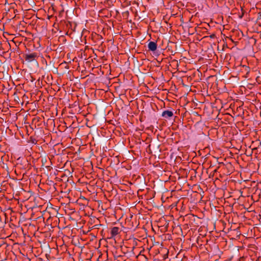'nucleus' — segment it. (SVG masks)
<instances>
[{
  "label": "nucleus",
  "instance_id": "1",
  "mask_svg": "<svg viewBox=\"0 0 261 261\" xmlns=\"http://www.w3.org/2000/svg\"><path fill=\"white\" fill-rule=\"evenodd\" d=\"M134 247H130L129 249H128V248L126 246L121 247V249L123 251V253L124 255H127V258L131 257L135 255V254L134 252Z\"/></svg>",
  "mask_w": 261,
  "mask_h": 261
},
{
  "label": "nucleus",
  "instance_id": "2",
  "mask_svg": "<svg viewBox=\"0 0 261 261\" xmlns=\"http://www.w3.org/2000/svg\"><path fill=\"white\" fill-rule=\"evenodd\" d=\"M38 58V54L37 53H33L29 54H25L24 58L28 62H32L36 61V58Z\"/></svg>",
  "mask_w": 261,
  "mask_h": 261
},
{
  "label": "nucleus",
  "instance_id": "3",
  "mask_svg": "<svg viewBox=\"0 0 261 261\" xmlns=\"http://www.w3.org/2000/svg\"><path fill=\"white\" fill-rule=\"evenodd\" d=\"M46 213H48L49 214L48 218L51 217H55L57 218L58 215V211L56 208L51 207H47L46 209Z\"/></svg>",
  "mask_w": 261,
  "mask_h": 261
},
{
  "label": "nucleus",
  "instance_id": "4",
  "mask_svg": "<svg viewBox=\"0 0 261 261\" xmlns=\"http://www.w3.org/2000/svg\"><path fill=\"white\" fill-rule=\"evenodd\" d=\"M120 232V229L119 227H113L111 229V238L115 237Z\"/></svg>",
  "mask_w": 261,
  "mask_h": 261
},
{
  "label": "nucleus",
  "instance_id": "5",
  "mask_svg": "<svg viewBox=\"0 0 261 261\" xmlns=\"http://www.w3.org/2000/svg\"><path fill=\"white\" fill-rule=\"evenodd\" d=\"M149 50L154 51L157 48V44L155 42L150 41L148 44Z\"/></svg>",
  "mask_w": 261,
  "mask_h": 261
},
{
  "label": "nucleus",
  "instance_id": "6",
  "mask_svg": "<svg viewBox=\"0 0 261 261\" xmlns=\"http://www.w3.org/2000/svg\"><path fill=\"white\" fill-rule=\"evenodd\" d=\"M162 116L165 118H169L173 116V113L171 111L166 110L162 112Z\"/></svg>",
  "mask_w": 261,
  "mask_h": 261
},
{
  "label": "nucleus",
  "instance_id": "7",
  "mask_svg": "<svg viewBox=\"0 0 261 261\" xmlns=\"http://www.w3.org/2000/svg\"><path fill=\"white\" fill-rule=\"evenodd\" d=\"M37 220L39 222H44V217L41 215L37 218Z\"/></svg>",
  "mask_w": 261,
  "mask_h": 261
},
{
  "label": "nucleus",
  "instance_id": "8",
  "mask_svg": "<svg viewBox=\"0 0 261 261\" xmlns=\"http://www.w3.org/2000/svg\"><path fill=\"white\" fill-rule=\"evenodd\" d=\"M139 256L140 257H142L144 258L143 261H146L147 260V257L143 255H140Z\"/></svg>",
  "mask_w": 261,
  "mask_h": 261
},
{
  "label": "nucleus",
  "instance_id": "9",
  "mask_svg": "<svg viewBox=\"0 0 261 261\" xmlns=\"http://www.w3.org/2000/svg\"><path fill=\"white\" fill-rule=\"evenodd\" d=\"M210 38H215L216 35H215V34H213L211 35L210 36Z\"/></svg>",
  "mask_w": 261,
  "mask_h": 261
},
{
  "label": "nucleus",
  "instance_id": "10",
  "mask_svg": "<svg viewBox=\"0 0 261 261\" xmlns=\"http://www.w3.org/2000/svg\"><path fill=\"white\" fill-rule=\"evenodd\" d=\"M65 68H67V69H69V66H65Z\"/></svg>",
  "mask_w": 261,
  "mask_h": 261
},
{
  "label": "nucleus",
  "instance_id": "11",
  "mask_svg": "<svg viewBox=\"0 0 261 261\" xmlns=\"http://www.w3.org/2000/svg\"><path fill=\"white\" fill-rule=\"evenodd\" d=\"M121 257H122V256H121V255H119V256H118V257L119 258H121Z\"/></svg>",
  "mask_w": 261,
  "mask_h": 261
}]
</instances>
